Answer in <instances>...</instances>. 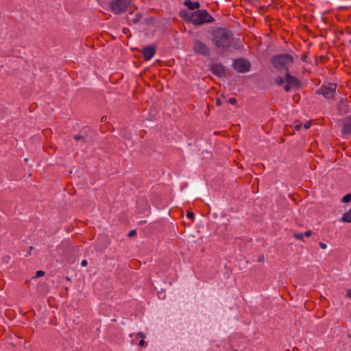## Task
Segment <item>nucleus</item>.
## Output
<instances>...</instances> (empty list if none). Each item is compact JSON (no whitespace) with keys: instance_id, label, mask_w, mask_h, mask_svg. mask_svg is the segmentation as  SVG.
I'll return each instance as SVG.
<instances>
[{"instance_id":"c85d7f7f","label":"nucleus","mask_w":351,"mask_h":351,"mask_svg":"<svg viewBox=\"0 0 351 351\" xmlns=\"http://www.w3.org/2000/svg\"><path fill=\"white\" fill-rule=\"evenodd\" d=\"M346 295L349 298H351V289L347 290Z\"/></svg>"},{"instance_id":"f257e3e1","label":"nucleus","mask_w":351,"mask_h":351,"mask_svg":"<svg viewBox=\"0 0 351 351\" xmlns=\"http://www.w3.org/2000/svg\"><path fill=\"white\" fill-rule=\"evenodd\" d=\"M181 17L188 23L194 25H201L205 23H210L213 18L204 10L197 11H180Z\"/></svg>"},{"instance_id":"6ab92c4d","label":"nucleus","mask_w":351,"mask_h":351,"mask_svg":"<svg viewBox=\"0 0 351 351\" xmlns=\"http://www.w3.org/2000/svg\"><path fill=\"white\" fill-rule=\"evenodd\" d=\"M228 102H229L230 104H236L237 100H236V99H234V98H230V99H228Z\"/></svg>"},{"instance_id":"423d86ee","label":"nucleus","mask_w":351,"mask_h":351,"mask_svg":"<svg viewBox=\"0 0 351 351\" xmlns=\"http://www.w3.org/2000/svg\"><path fill=\"white\" fill-rule=\"evenodd\" d=\"M335 90L336 85L335 84L328 83L327 84L323 85L320 88L319 93L326 99H330L334 97Z\"/></svg>"},{"instance_id":"f3484780","label":"nucleus","mask_w":351,"mask_h":351,"mask_svg":"<svg viewBox=\"0 0 351 351\" xmlns=\"http://www.w3.org/2000/svg\"><path fill=\"white\" fill-rule=\"evenodd\" d=\"M319 245L323 250H326L327 248V245L324 243L321 242L319 243Z\"/></svg>"},{"instance_id":"cd10ccee","label":"nucleus","mask_w":351,"mask_h":351,"mask_svg":"<svg viewBox=\"0 0 351 351\" xmlns=\"http://www.w3.org/2000/svg\"><path fill=\"white\" fill-rule=\"evenodd\" d=\"M187 217H188L189 218H190V219H193V217H194V215H193V213H188V214H187Z\"/></svg>"},{"instance_id":"c756f323","label":"nucleus","mask_w":351,"mask_h":351,"mask_svg":"<svg viewBox=\"0 0 351 351\" xmlns=\"http://www.w3.org/2000/svg\"><path fill=\"white\" fill-rule=\"evenodd\" d=\"M221 101H220L219 99V100H217V104L218 106H219V105H221Z\"/></svg>"},{"instance_id":"4468645a","label":"nucleus","mask_w":351,"mask_h":351,"mask_svg":"<svg viewBox=\"0 0 351 351\" xmlns=\"http://www.w3.org/2000/svg\"><path fill=\"white\" fill-rule=\"evenodd\" d=\"M294 237L299 240H302L304 234L302 233H295Z\"/></svg>"},{"instance_id":"f03ea898","label":"nucleus","mask_w":351,"mask_h":351,"mask_svg":"<svg viewBox=\"0 0 351 351\" xmlns=\"http://www.w3.org/2000/svg\"><path fill=\"white\" fill-rule=\"evenodd\" d=\"M213 41L218 47L226 48L231 43V34L226 29H218L213 34Z\"/></svg>"},{"instance_id":"20e7f679","label":"nucleus","mask_w":351,"mask_h":351,"mask_svg":"<svg viewBox=\"0 0 351 351\" xmlns=\"http://www.w3.org/2000/svg\"><path fill=\"white\" fill-rule=\"evenodd\" d=\"M130 3V0H112L110 2L109 6L112 12L118 14L125 11Z\"/></svg>"},{"instance_id":"2eb2a0df","label":"nucleus","mask_w":351,"mask_h":351,"mask_svg":"<svg viewBox=\"0 0 351 351\" xmlns=\"http://www.w3.org/2000/svg\"><path fill=\"white\" fill-rule=\"evenodd\" d=\"M136 336L138 337H141L142 338V339H143L144 338L146 337V335L144 332H139L136 334Z\"/></svg>"},{"instance_id":"aec40b11","label":"nucleus","mask_w":351,"mask_h":351,"mask_svg":"<svg viewBox=\"0 0 351 351\" xmlns=\"http://www.w3.org/2000/svg\"><path fill=\"white\" fill-rule=\"evenodd\" d=\"M74 138L75 141H80V140H82L84 138V137L81 135H75Z\"/></svg>"},{"instance_id":"f8f14e48","label":"nucleus","mask_w":351,"mask_h":351,"mask_svg":"<svg viewBox=\"0 0 351 351\" xmlns=\"http://www.w3.org/2000/svg\"><path fill=\"white\" fill-rule=\"evenodd\" d=\"M341 220L347 223L351 222V208L347 213L343 214L341 217Z\"/></svg>"},{"instance_id":"5701e85b","label":"nucleus","mask_w":351,"mask_h":351,"mask_svg":"<svg viewBox=\"0 0 351 351\" xmlns=\"http://www.w3.org/2000/svg\"><path fill=\"white\" fill-rule=\"evenodd\" d=\"M276 83H277L278 84H279V85L282 84V83H283V80H282V78H278V79L276 80Z\"/></svg>"},{"instance_id":"ddd939ff","label":"nucleus","mask_w":351,"mask_h":351,"mask_svg":"<svg viewBox=\"0 0 351 351\" xmlns=\"http://www.w3.org/2000/svg\"><path fill=\"white\" fill-rule=\"evenodd\" d=\"M351 200V195L347 194L343 197V202H349Z\"/></svg>"},{"instance_id":"a878e982","label":"nucleus","mask_w":351,"mask_h":351,"mask_svg":"<svg viewBox=\"0 0 351 351\" xmlns=\"http://www.w3.org/2000/svg\"><path fill=\"white\" fill-rule=\"evenodd\" d=\"M87 264H88V262H87V261H86V260H83V261H82V263H81V265H82V267H86V266L87 265Z\"/></svg>"},{"instance_id":"b1692460","label":"nucleus","mask_w":351,"mask_h":351,"mask_svg":"<svg viewBox=\"0 0 351 351\" xmlns=\"http://www.w3.org/2000/svg\"><path fill=\"white\" fill-rule=\"evenodd\" d=\"M302 125L301 124H298L294 126L295 130H300L302 128Z\"/></svg>"},{"instance_id":"412c9836","label":"nucleus","mask_w":351,"mask_h":351,"mask_svg":"<svg viewBox=\"0 0 351 351\" xmlns=\"http://www.w3.org/2000/svg\"><path fill=\"white\" fill-rule=\"evenodd\" d=\"M139 346H141V347H144V346H146V342L144 341V339H141L139 341Z\"/></svg>"},{"instance_id":"a211bd4d","label":"nucleus","mask_w":351,"mask_h":351,"mask_svg":"<svg viewBox=\"0 0 351 351\" xmlns=\"http://www.w3.org/2000/svg\"><path fill=\"white\" fill-rule=\"evenodd\" d=\"M136 232L134 230H132L129 232L128 237H133V236L136 235Z\"/></svg>"},{"instance_id":"6e6552de","label":"nucleus","mask_w":351,"mask_h":351,"mask_svg":"<svg viewBox=\"0 0 351 351\" xmlns=\"http://www.w3.org/2000/svg\"><path fill=\"white\" fill-rule=\"evenodd\" d=\"M210 70L212 73L218 77H223L225 75V69L219 64H213L210 65Z\"/></svg>"},{"instance_id":"bb28decb","label":"nucleus","mask_w":351,"mask_h":351,"mask_svg":"<svg viewBox=\"0 0 351 351\" xmlns=\"http://www.w3.org/2000/svg\"><path fill=\"white\" fill-rule=\"evenodd\" d=\"M139 17H140V16H139V15H138V14H136V16H135V18L133 19V21H134V23L138 22V21H139Z\"/></svg>"},{"instance_id":"1a4fd4ad","label":"nucleus","mask_w":351,"mask_h":351,"mask_svg":"<svg viewBox=\"0 0 351 351\" xmlns=\"http://www.w3.org/2000/svg\"><path fill=\"white\" fill-rule=\"evenodd\" d=\"M193 49L195 52L203 55H207L209 53V49L206 45L199 40L195 42Z\"/></svg>"},{"instance_id":"393cba45","label":"nucleus","mask_w":351,"mask_h":351,"mask_svg":"<svg viewBox=\"0 0 351 351\" xmlns=\"http://www.w3.org/2000/svg\"><path fill=\"white\" fill-rule=\"evenodd\" d=\"M304 236L308 237L311 235V230H307L304 232Z\"/></svg>"},{"instance_id":"0eeeda50","label":"nucleus","mask_w":351,"mask_h":351,"mask_svg":"<svg viewBox=\"0 0 351 351\" xmlns=\"http://www.w3.org/2000/svg\"><path fill=\"white\" fill-rule=\"evenodd\" d=\"M285 83V89L286 91H289L291 88L297 87L299 84L298 80L295 77L290 75L289 73L286 74Z\"/></svg>"},{"instance_id":"9d476101","label":"nucleus","mask_w":351,"mask_h":351,"mask_svg":"<svg viewBox=\"0 0 351 351\" xmlns=\"http://www.w3.org/2000/svg\"><path fill=\"white\" fill-rule=\"evenodd\" d=\"M155 52V48L153 46L147 47L142 51L143 56L146 60L152 59L154 56Z\"/></svg>"},{"instance_id":"4be33fe9","label":"nucleus","mask_w":351,"mask_h":351,"mask_svg":"<svg viewBox=\"0 0 351 351\" xmlns=\"http://www.w3.org/2000/svg\"><path fill=\"white\" fill-rule=\"evenodd\" d=\"M311 122H306V123L304 125V128L305 129H308V128H309L311 127Z\"/></svg>"},{"instance_id":"9b49d317","label":"nucleus","mask_w":351,"mask_h":351,"mask_svg":"<svg viewBox=\"0 0 351 351\" xmlns=\"http://www.w3.org/2000/svg\"><path fill=\"white\" fill-rule=\"evenodd\" d=\"M184 5L189 9L188 11H194L195 9L200 7V4L198 2H193L190 0L186 1Z\"/></svg>"},{"instance_id":"39448f33","label":"nucleus","mask_w":351,"mask_h":351,"mask_svg":"<svg viewBox=\"0 0 351 351\" xmlns=\"http://www.w3.org/2000/svg\"><path fill=\"white\" fill-rule=\"evenodd\" d=\"M232 65L234 69L240 73L247 72L250 68V62L243 58L235 60Z\"/></svg>"},{"instance_id":"7ed1b4c3","label":"nucleus","mask_w":351,"mask_h":351,"mask_svg":"<svg viewBox=\"0 0 351 351\" xmlns=\"http://www.w3.org/2000/svg\"><path fill=\"white\" fill-rule=\"evenodd\" d=\"M293 58L289 54H281L271 59L273 65L279 69H287L293 63Z\"/></svg>"},{"instance_id":"dca6fc26","label":"nucleus","mask_w":351,"mask_h":351,"mask_svg":"<svg viewBox=\"0 0 351 351\" xmlns=\"http://www.w3.org/2000/svg\"><path fill=\"white\" fill-rule=\"evenodd\" d=\"M45 273L43 271H38L36 274V277H41L43 276H44Z\"/></svg>"}]
</instances>
